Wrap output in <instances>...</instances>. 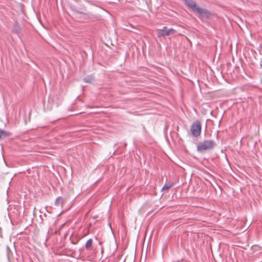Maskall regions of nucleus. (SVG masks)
<instances>
[{
  "instance_id": "obj_4",
  "label": "nucleus",
  "mask_w": 262,
  "mask_h": 262,
  "mask_svg": "<svg viewBox=\"0 0 262 262\" xmlns=\"http://www.w3.org/2000/svg\"><path fill=\"white\" fill-rule=\"evenodd\" d=\"M176 32V31L173 29H168L166 27H164L162 29L157 30V37L158 38L165 37L170 35H173Z\"/></svg>"
},
{
  "instance_id": "obj_7",
  "label": "nucleus",
  "mask_w": 262,
  "mask_h": 262,
  "mask_svg": "<svg viewBox=\"0 0 262 262\" xmlns=\"http://www.w3.org/2000/svg\"><path fill=\"white\" fill-rule=\"evenodd\" d=\"M64 202V199L61 196H58L55 200V205L57 207H61Z\"/></svg>"
},
{
  "instance_id": "obj_5",
  "label": "nucleus",
  "mask_w": 262,
  "mask_h": 262,
  "mask_svg": "<svg viewBox=\"0 0 262 262\" xmlns=\"http://www.w3.org/2000/svg\"><path fill=\"white\" fill-rule=\"evenodd\" d=\"M21 29L19 26V24L17 21H15L13 24V27L12 29V31L13 33L16 34H19L20 33Z\"/></svg>"
},
{
  "instance_id": "obj_2",
  "label": "nucleus",
  "mask_w": 262,
  "mask_h": 262,
  "mask_svg": "<svg viewBox=\"0 0 262 262\" xmlns=\"http://www.w3.org/2000/svg\"><path fill=\"white\" fill-rule=\"evenodd\" d=\"M216 143L212 140H204L198 144L196 150L199 152H204L207 150H210L214 148Z\"/></svg>"
},
{
  "instance_id": "obj_11",
  "label": "nucleus",
  "mask_w": 262,
  "mask_h": 262,
  "mask_svg": "<svg viewBox=\"0 0 262 262\" xmlns=\"http://www.w3.org/2000/svg\"><path fill=\"white\" fill-rule=\"evenodd\" d=\"M172 186H173L172 183H170V184H165L163 186L162 190H168V189H169L170 188H171Z\"/></svg>"
},
{
  "instance_id": "obj_8",
  "label": "nucleus",
  "mask_w": 262,
  "mask_h": 262,
  "mask_svg": "<svg viewBox=\"0 0 262 262\" xmlns=\"http://www.w3.org/2000/svg\"><path fill=\"white\" fill-rule=\"evenodd\" d=\"M93 244V239L92 238H90L88 239L85 244V248L86 250H90L91 249L92 246Z\"/></svg>"
},
{
  "instance_id": "obj_9",
  "label": "nucleus",
  "mask_w": 262,
  "mask_h": 262,
  "mask_svg": "<svg viewBox=\"0 0 262 262\" xmlns=\"http://www.w3.org/2000/svg\"><path fill=\"white\" fill-rule=\"evenodd\" d=\"M80 14L82 15V16L84 18H88V19H90V18H93V14L91 13H90V12H88V13H82V12H80L79 13Z\"/></svg>"
},
{
  "instance_id": "obj_6",
  "label": "nucleus",
  "mask_w": 262,
  "mask_h": 262,
  "mask_svg": "<svg viewBox=\"0 0 262 262\" xmlns=\"http://www.w3.org/2000/svg\"><path fill=\"white\" fill-rule=\"evenodd\" d=\"M11 134L5 130L0 129V140L4 139L5 138L9 137Z\"/></svg>"
},
{
  "instance_id": "obj_10",
  "label": "nucleus",
  "mask_w": 262,
  "mask_h": 262,
  "mask_svg": "<svg viewBox=\"0 0 262 262\" xmlns=\"http://www.w3.org/2000/svg\"><path fill=\"white\" fill-rule=\"evenodd\" d=\"M94 80V78L92 76H89V77H85L84 79V82H86V83H92Z\"/></svg>"
},
{
  "instance_id": "obj_1",
  "label": "nucleus",
  "mask_w": 262,
  "mask_h": 262,
  "mask_svg": "<svg viewBox=\"0 0 262 262\" xmlns=\"http://www.w3.org/2000/svg\"><path fill=\"white\" fill-rule=\"evenodd\" d=\"M184 2L193 12L197 13L198 17L201 20L209 19L213 16V14L207 9L197 7L195 2L193 0H184Z\"/></svg>"
},
{
  "instance_id": "obj_3",
  "label": "nucleus",
  "mask_w": 262,
  "mask_h": 262,
  "mask_svg": "<svg viewBox=\"0 0 262 262\" xmlns=\"http://www.w3.org/2000/svg\"><path fill=\"white\" fill-rule=\"evenodd\" d=\"M190 132L193 137H198L200 136L201 133V125L200 121H196L191 125Z\"/></svg>"
}]
</instances>
